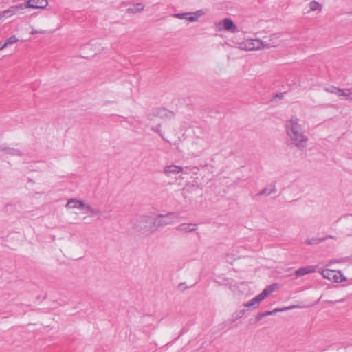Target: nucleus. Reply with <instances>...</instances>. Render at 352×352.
<instances>
[{"label":"nucleus","mask_w":352,"mask_h":352,"mask_svg":"<svg viewBox=\"0 0 352 352\" xmlns=\"http://www.w3.org/2000/svg\"><path fill=\"white\" fill-rule=\"evenodd\" d=\"M287 135L292 143L300 150H304L308 142V138L304 134V130L299 123V119L295 116L285 122Z\"/></svg>","instance_id":"1"},{"label":"nucleus","mask_w":352,"mask_h":352,"mask_svg":"<svg viewBox=\"0 0 352 352\" xmlns=\"http://www.w3.org/2000/svg\"><path fill=\"white\" fill-rule=\"evenodd\" d=\"M160 222L150 215H138L132 221V228L136 232L148 236L157 230V223Z\"/></svg>","instance_id":"2"},{"label":"nucleus","mask_w":352,"mask_h":352,"mask_svg":"<svg viewBox=\"0 0 352 352\" xmlns=\"http://www.w3.org/2000/svg\"><path fill=\"white\" fill-rule=\"evenodd\" d=\"M323 278L335 283H340L346 280L341 271L325 269L321 272Z\"/></svg>","instance_id":"3"},{"label":"nucleus","mask_w":352,"mask_h":352,"mask_svg":"<svg viewBox=\"0 0 352 352\" xmlns=\"http://www.w3.org/2000/svg\"><path fill=\"white\" fill-rule=\"evenodd\" d=\"M156 218L157 228L166 225L171 224L179 219V213L169 212L166 215L160 214Z\"/></svg>","instance_id":"4"},{"label":"nucleus","mask_w":352,"mask_h":352,"mask_svg":"<svg viewBox=\"0 0 352 352\" xmlns=\"http://www.w3.org/2000/svg\"><path fill=\"white\" fill-rule=\"evenodd\" d=\"M263 42L261 39L250 38L240 43V47L244 50H258L263 48Z\"/></svg>","instance_id":"5"},{"label":"nucleus","mask_w":352,"mask_h":352,"mask_svg":"<svg viewBox=\"0 0 352 352\" xmlns=\"http://www.w3.org/2000/svg\"><path fill=\"white\" fill-rule=\"evenodd\" d=\"M216 27L218 30H226L232 33L237 32V27L230 18H225L223 21L216 23Z\"/></svg>","instance_id":"6"},{"label":"nucleus","mask_w":352,"mask_h":352,"mask_svg":"<svg viewBox=\"0 0 352 352\" xmlns=\"http://www.w3.org/2000/svg\"><path fill=\"white\" fill-rule=\"evenodd\" d=\"M280 36L278 34H272L269 36H265L261 41L263 42V48L275 47L280 44Z\"/></svg>","instance_id":"7"},{"label":"nucleus","mask_w":352,"mask_h":352,"mask_svg":"<svg viewBox=\"0 0 352 352\" xmlns=\"http://www.w3.org/2000/svg\"><path fill=\"white\" fill-rule=\"evenodd\" d=\"M153 116H158L161 118H171L174 116V113L165 108L156 109L153 113L148 114L149 120L153 119Z\"/></svg>","instance_id":"8"},{"label":"nucleus","mask_w":352,"mask_h":352,"mask_svg":"<svg viewBox=\"0 0 352 352\" xmlns=\"http://www.w3.org/2000/svg\"><path fill=\"white\" fill-rule=\"evenodd\" d=\"M25 8L44 9L48 6L47 0H26Z\"/></svg>","instance_id":"9"},{"label":"nucleus","mask_w":352,"mask_h":352,"mask_svg":"<svg viewBox=\"0 0 352 352\" xmlns=\"http://www.w3.org/2000/svg\"><path fill=\"white\" fill-rule=\"evenodd\" d=\"M175 229L182 234H186L196 231L197 229V224L184 223L175 227Z\"/></svg>","instance_id":"10"},{"label":"nucleus","mask_w":352,"mask_h":352,"mask_svg":"<svg viewBox=\"0 0 352 352\" xmlns=\"http://www.w3.org/2000/svg\"><path fill=\"white\" fill-rule=\"evenodd\" d=\"M174 18L185 19L189 22H194L198 20V11L195 12L176 13L172 14Z\"/></svg>","instance_id":"11"},{"label":"nucleus","mask_w":352,"mask_h":352,"mask_svg":"<svg viewBox=\"0 0 352 352\" xmlns=\"http://www.w3.org/2000/svg\"><path fill=\"white\" fill-rule=\"evenodd\" d=\"M183 172L184 168L176 165L166 166L164 168V174L168 177H171Z\"/></svg>","instance_id":"12"},{"label":"nucleus","mask_w":352,"mask_h":352,"mask_svg":"<svg viewBox=\"0 0 352 352\" xmlns=\"http://www.w3.org/2000/svg\"><path fill=\"white\" fill-rule=\"evenodd\" d=\"M85 206V204L83 201L78 200L76 199H69L65 207L67 208H72V209H84Z\"/></svg>","instance_id":"13"},{"label":"nucleus","mask_w":352,"mask_h":352,"mask_svg":"<svg viewBox=\"0 0 352 352\" xmlns=\"http://www.w3.org/2000/svg\"><path fill=\"white\" fill-rule=\"evenodd\" d=\"M316 267L314 265H308L306 267H302L298 269L295 272V274L297 277L302 276L306 274L314 273L316 272Z\"/></svg>","instance_id":"14"},{"label":"nucleus","mask_w":352,"mask_h":352,"mask_svg":"<svg viewBox=\"0 0 352 352\" xmlns=\"http://www.w3.org/2000/svg\"><path fill=\"white\" fill-rule=\"evenodd\" d=\"M277 287V284H272L266 287L258 295H257L258 299L261 302L264 300L269 294L272 293Z\"/></svg>","instance_id":"15"},{"label":"nucleus","mask_w":352,"mask_h":352,"mask_svg":"<svg viewBox=\"0 0 352 352\" xmlns=\"http://www.w3.org/2000/svg\"><path fill=\"white\" fill-rule=\"evenodd\" d=\"M0 151H5L6 153V154L12 155V156H21L22 155V153L20 150L15 149L13 148H10V147L9 148L0 147Z\"/></svg>","instance_id":"16"},{"label":"nucleus","mask_w":352,"mask_h":352,"mask_svg":"<svg viewBox=\"0 0 352 352\" xmlns=\"http://www.w3.org/2000/svg\"><path fill=\"white\" fill-rule=\"evenodd\" d=\"M351 87L346 89H340L338 90V96H344L347 99L352 101V93H351Z\"/></svg>","instance_id":"17"},{"label":"nucleus","mask_w":352,"mask_h":352,"mask_svg":"<svg viewBox=\"0 0 352 352\" xmlns=\"http://www.w3.org/2000/svg\"><path fill=\"white\" fill-rule=\"evenodd\" d=\"M143 4L138 3L126 9L128 13H138L144 10Z\"/></svg>","instance_id":"18"},{"label":"nucleus","mask_w":352,"mask_h":352,"mask_svg":"<svg viewBox=\"0 0 352 352\" xmlns=\"http://www.w3.org/2000/svg\"><path fill=\"white\" fill-rule=\"evenodd\" d=\"M9 8H10V11H12V15H14V14L19 13V12L20 10L25 9V3H21L17 5L10 6Z\"/></svg>","instance_id":"19"},{"label":"nucleus","mask_w":352,"mask_h":352,"mask_svg":"<svg viewBox=\"0 0 352 352\" xmlns=\"http://www.w3.org/2000/svg\"><path fill=\"white\" fill-rule=\"evenodd\" d=\"M322 8V6L320 3H319L318 1H312L309 3L310 11H316V10L321 11Z\"/></svg>","instance_id":"20"},{"label":"nucleus","mask_w":352,"mask_h":352,"mask_svg":"<svg viewBox=\"0 0 352 352\" xmlns=\"http://www.w3.org/2000/svg\"><path fill=\"white\" fill-rule=\"evenodd\" d=\"M260 302L261 301L259 300V299H258L257 296H255L250 301L245 302L244 304V307L246 308H250L253 306L258 305Z\"/></svg>","instance_id":"21"},{"label":"nucleus","mask_w":352,"mask_h":352,"mask_svg":"<svg viewBox=\"0 0 352 352\" xmlns=\"http://www.w3.org/2000/svg\"><path fill=\"white\" fill-rule=\"evenodd\" d=\"M18 41V38L14 35L11 36L10 37L8 38L6 42L3 44V47H6L8 45L16 43Z\"/></svg>","instance_id":"22"},{"label":"nucleus","mask_w":352,"mask_h":352,"mask_svg":"<svg viewBox=\"0 0 352 352\" xmlns=\"http://www.w3.org/2000/svg\"><path fill=\"white\" fill-rule=\"evenodd\" d=\"M84 209H85L87 212H89L92 215H99L101 214V212L99 210L93 208L90 205L88 204H85Z\"/></svg>","instance_id":"23"},{"label":"nucleus","mask_w":352,"mask_h":352,"mask_svg":"<svg viewBox=\"0 0 352 352\" xmlns=\"http://www.w3.org/2000/svg\"><path fill=\"white\" fill-rule=\"evenodd\" d=\"M324 240V239H321V238H311V239H307L305 241V243L309 245H314V244H318L320 242L323 241Z\"/></svg>","instance_id":"24"},{"label":"nucleus","mask_w":352,"mask_h":352,"mask_svg":"<svg viewBox=\"0 0 352 352\" xmlns=\"http://www.w3.org/2000/svg\"><path fill=\"white\" fill-rule=\"evenodd\" d=\"M12 16V11H10V8L0 12V21L4 19L10 17Z\"/></svg>","instance_id":"25"},{"label":"nucleus","mask_w":352,"mask_h":352,"mask_svg":"<svg viewBox=\"0 0 352 352\" xmlns=\"http://www.w3.org/2000/svg\"><path fill=\"white\" fill-rule=\"evenodd\" d=\"M340 89V88L338 87H336L335 86H331V87H325L324 88V91L327 93H331V94H336L337 96L338 95V90Z\"/></svg>","instance_id":"26"},{"label":"nucleus","mask_w":352,"mask_h":352,"mask_svg":"<svg viewBox=\"0 0 352 352\" xmlns=\"http://www.w3.org/2000/svg\"><path fill=\"white\" fill-rule=\"evenodd\" d=\"M245 313H246V309H240L239 311H236L233 314V317L235 319L241 318H242L245 314Z\"/></svg>","instance_id":"27"},{"label":"nucleus","mask_w":352,"mask_h":352,"mask_svg":"<svg viewBox=\"0 0 352 352\" xmlns=\"http://www.w3.org/2000/svg\"><path fill=\"white\" fill-rule=\"evenodd\" d=\"M294 307H295V306H290L289 307H284L282 309L277 308V309H274L273 311H270V312H272V315H274L278 312L288 310V309H292Z\"/></svg>","instance_id":"28"},{"label":"nucleus","mask_w":352,"mask_h":352,"mask_svg":"<svg viewBox=\"0 0 352 352\" xmlns=\"http://www.w3.org/2000/svg\"><path fill=\"white\" fill-rule=\"evenodd\" d=\"M267 188H269V193L274 194V193L276 192L277 190H276L275 182L272 183Z\"/></svg>","instance_id":"29"},{"label":"nucleus","mask_w":352,"mask_h":352,"mask_svg":"<svg viewBox=\"0 0 352 352\" xmlns=\"http://www.w3.org/2000/svg\"><path fill=\"white\" fill-rule=\"evenodd\" d=\"M271 193H269V188H265L262 190H261L256 195L257 196H263V195H270Z\"/></svg>","instance_id":"30"},{"label":"nucleus","mask_w":352,"mask_h":352,"mask_svg":"<svg viewBox=\"0 0 352 352\" xmlns=\"http://www.w3.org/2000/svg\"><path fill=\"white\" fill-rule=\"evenodd\" d=\"M46 31L45 30H32L30 32L31 34H45Z\"/></svg>","instance_id":"31"},{"label":"nucleus","mask_w":352,"mask_h":352,"mask_svg":"<svg viewBox=\"0 0 352 352\" xmlns=\"http://www.w3.org/2000/svg\"><path fill=\"white\" fill-rule=\"evenodd\" d=\"M264 317H265V316H264L263 313H259V314H257V316H256V318H255V319H256V322H258V321H260V320H261L263 318H264Z\"/></svg>","instance_id":"32"},{"label":"nucleus","mask_w":352,"mask_h":352,"mask_svg":"<svg viewBox=\"0 0 352 352\" xmlns=\"http://www.w3.org/2000/svg\"><path fill=\"white\" fill-rule=\"evenodd\" d=\"M178 289L180 291H184L186 287L185 286V283H181L178 285Z\"/></svg>","instance_id":"33"},{"label":"nucleus","mask_w":352,"mask_h":352,"mask_svg":"<svg viewBox=\"0 0 352 352\" xmlns=\"http://www.w3.org/2000/svg\"><path fill=\"white\" fill-rule=\"evenodd\" d=\"M344 299L342 298V299H340V300H335V301H328L329 303H331V304H336L338 302H344Z\"/></svg>","instance_id":"34"},{"label":"nucleus","mask_w":352,"mask_h":352,"mask_svg":"<svg viewBox=\"0 0 352 352\" xmlns=\"http://www.w3.org/2000/svg\"><path fill=\"white\" fill-rule=\"evenodd\" d=\"M274 97L282 99L283 98V93L276 94Z\"/></svg>","instance_id":"35"},{"label":"nucleus","mask_w":352,"mask_h":352,"mask_svg":"<svg viewBox=\"0 0 352 352\" xmlns=\"http://www.w3.org/2000/svg\"><path fill=\"white\" fill-rule=\"evenodd\" d=\"M160 125L158 124L155 129L153 128L152 129L156 132H158L159 133H160Z\"/></svg>","instance_id":"36"},{"label":"nucleus","mask_w":352,"mask_h":352,"mask_svg":"<svg viewBox=\"0 0 352 352\" xmlns=\"http://www.w3.org/2000/svg\"><path fill=\"white\" fill-rule=\"evenodd\" d=\"M263 313L265 317L272 315V312H270V311H267L263 312Z\"/></svg>","instance_id":"37"},{"label":"nucleus","mask_w":352,"mask_h":352,"mask_svg":"<svg viewBox=\"0 0 352 352\" xmlns=\"http://www.w3.org/2000/svg\"><path fill=\"white\" fill-rule=\"evenodd\" d=\"M199 16L202 14H204L205 12L204 11H202L201 10H199Z\"/></svg>","instance_id":"38"},{"label":"nucleus","mask_w":352,"mask_h":352,"mask_svg":"<svg viewBox=\"0 0 352 352\" xmlns=\"http://www.w3.org/2000/svg\"><path fill=\"white\" fill-rule=\"evenodd\" d=\"M5 47H3V44L0 43V50L4 49Z\"/></svg>","instance_id":"39"}]
</instances>
